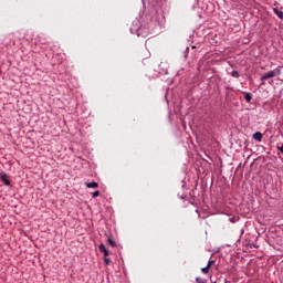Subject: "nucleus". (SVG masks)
<instances>
[{
  "label": "nucleus",
  "instance_id": "39448f33",
  "mask_svg": "<svg viewBox=\"0 0 283 283\" xmlns=\"http://www.w3.org/2000/svg\"><path fill=\"white\" fill-rule=\"evenodd\" d=\"M86 187H87V189H96V188H98V182H96V181L87 182Z\"/></svg>",
  "mask_w": 283,
  "mask_h": 283
},
{
  "label": "nucleus",
  "instance_id": "4468645a",
  "mask_svg": "<svg viewBox=\"0 0 283 283\" xmlns=\"http://www.w3.org/2000/svg\"><path fill=\"white\" fill-rule=\"evenodd\" d=\"M276 149L283 154V144L281 146H277Z\"/></svg>",
  "mask_w": 283,
  "mask_h": 283
},
{
  "label": "nucleus",
  "instance_id": "ddd939ff",
  "mask_svg": "<svg viewBox=\"0 0 283 283\" xmlns=\"http://www.w3.org/2000/svg\"><path fill=\"white\" fill-rule=\"evenodd\" d=\"M201 272L205 273V275H207V273H209V269L206 266V268H202L201 269Z\"/></svg>",
  "mask_w": 283,
  "mask_h": 283
},
{
  "label": "nucleus",
  "instance_id": "f8f14e48",
  "mask_svg": "<svg viewBox=\"0 0 283 283\" xmlns=\"http://www.w3.org/2000/svg\"><path fill=\"white\" fill-rule=\"evenodd\" d=\"M98 196H101V191H95V192H93V198H98Z\"/></svg>",
  "mask_w": 283,
  "mask_h": 283
},
{
  "label": "nucleus",
  "instance_id": "9b49d317",
  "mask_svg": "<svg viewBox=\"0 0 283 283\" xmlns=\"http://www.w3.org/2000/svg\"><path fill=\"white\" fill-rule=\"evenodd\" d=\"M216 264V261H209L208 264L206 265L208 269H211Z\"/></svg>",
  "mask_w": 283,
  "mask_h": 283
},
{
  "label": "nucleus",
  "instance_id": "0eeeda50",
  "mask_svg": "<svg viewBox=\"0 0 283 283\" xmlns=\"http://www.w3.org/2000/svg\"><path fill=\"white\" fill-rule=\"evenodd\" d=\"M230 76H232V78H240V72H238V71H232V72L230 73Z\"/></svg>",
  "mask_w": 283,
  "mask_h": 283
},
{
  "label": "nucleus",
  "instance_id": "9d476101",
  "mask_svg": "<svg viewBox=\"0 0 283 283\" xmlns=\"http://www.w3.org/2000/svg\"><path fill=\"white\" fill-rule=\"evenodd\" d=\"M111 260L109 259H107V256H104V264L107 266V265H109L111 264Z\"/></svg>",
  "mask_w": 283,
  "mask_h": 283
},
{
  "label": "nucleus",
  "instance_id": "f03ea898",
  "mask_svg": "<svg viewBox=\"0 0 283 283\" xmlns=\"http://www.w3.org/2000/svg\"><path fill=\"white\" fill-rule=\"evenodd\" d=\"M98 249L101 251V253H104V258H107L109 255V250L107 248H105V244H99Z\"/></svg>",
  "mask_w": 283,
  "mask_h": 283
},
{
  "label": "nucleus",
  "instance_id": "20e7f679",
  "mask_svg": "<svg viewBox=\"0 0 283 283\" xmlns=\"http://www.w3.org/2000/svg\"><path fill=\"white\" fill-rule=\"evenodd\" d=\"M254 140H258V143H262V133L256 132L253 134Z\"/></svg>",
  "mask_w": 283,
  "mask_h": 283
},
{
  "label": "nucleus",
  "instance_id": "f257e3e1",
  "mask_svg": "<svg viewBox=\"0 0 283 283\" xmlns=\"http://www.w3.org/2000/svg\"><path fill=\"white\" fill-rule=\"evenodd\" d=\"M282 74V70L274 69L272 71H269L268 73L263 74L261 76V81H269V78H275V76H280Z\"/></svg>",
  "mask_w": 283,
  "mask_h": 283
},
{
  "label": "nucleus",
  "instance_id": "7ed1b4c3",
  "mask_svg": "<svg viewBox=\"0 0 283 283\" xmlns=\"http://www.w3.org/2000/svg\"><path fill=\"white\" fill-rule=\"evenodd\" d=\"M0 178H1L2 182H4V185H6L7 187H10V179H8V175L2 174V175L0 176Z\"/></svg>",
  "mask_w": 283,
  "mask_h": 283
},
{
  "label": "nucleus",
  "instance_id": "2eb2a0df",
  "mask_svg": "<svg viewBox=\"0 0 283 283\" xmlns=\"http://www.w3.org/2000/svg\"><path fill=\"white\" fill-rule=\"evenodd\" d=\"M0 74H1V71H0Z\"/></svg>",
  "mask_w": 283,
  "mask_h": 283
},
{
  "label": "nucleus",
  "instance_id": "1a4fd4ad",
  "mask_svg": "<svg viewBox=\"0 0 283 283\" xmlns=\"http://www.w3.org/2000/svg\"><path fill=\"white\" fill-rule=\"evenodd\" d=\"M274 12L279 17V19H283V12L282 11H280L277 9H274Z\"/></svg>",
  "mask_w": 283,
  "mask_h": 283
},
{
  "label": "nucleus",
  "instance_id": "423d86ee",
  "mask_svg": "<svg viewBox=\"0 0 283 283\" xmlns=\"http://www.w3.org/2000/svg\"><path fill=\"white\" fill-rule=\"evenodd\" d=\"M107 242L111 247H116V241L111 235H107Z\"/></svg>",
  "mask_w": 283,
  "mask_h": 283
},
{
  "label": "nucleus",
  "instance_id": "6e6552de",
  "mask_svg": "<svg viewBox=\"0 0 283 283\" xmlns=\"http://www.w3.org/2000/svg\"><path fill=\"white\" fill-rule=\"evenodd\" d=\"M244 98H245L247 103H251L253 97L251 96V93H244Z\"/></svg>",
  "mask_w": 283,
  "mask_h": 283
}]
</instances>
